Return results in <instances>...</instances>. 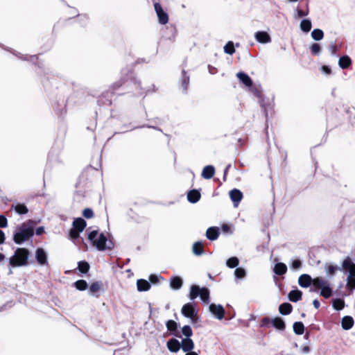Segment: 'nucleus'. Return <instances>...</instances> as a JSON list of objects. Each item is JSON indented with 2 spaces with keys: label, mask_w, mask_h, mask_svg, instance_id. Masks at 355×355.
Masks as SVG:
<instances>
[{
  "label": "nucleus",
  "mask_w": 355,
  "mask_h": 355,
  "mask_svg": "<svg viewBox=\"0 0 355 355\" xmlns=\"http://www.w3.org/2000/svg\"><path fill=\"white\" fill-rule=\"evenodd\" d=\"M199 296L201 300L205 303L209 302V291L207 288H200L197 285L191 286L189 297L190 300H194Z\"/></svg>",
  "instance_id": "6"
},
{
  "label": "nucleus",
  "mask_w": 355,
  "mask_h": 355,
  "mask_svg": "<svg viewBox=\"0 0 355 355\" xmlns=\"http://www.w3.org/2000/svg\"><path fill=\"white\" fill-rule=\"evenodd\" d=\"M238 78L246 86L250 87L252 85V82L250 78L244 73L239 72L236 74Z\"/></svg>",
  "instance_id": "25"
},
{
  "label": "nucleus",
  "mask_w": 355,
  "mask_h": 355,
  "mask_svg": "<svg viewBox=\"0 0 355 355\" xmlns=\"http://www.w3.org/2000/svg\"><path fill=\"white\" fill-rule=\"evenodd\" d=\"M215 173V168L211 165H208L202 169L201 175L205 179H211Z\"/></svg>",
  "instance_id": "16"
},
{
  "label": "nucleus",
  "mask_w": 355,
  "mask_h": 355,
  "mask_svg": "<svg viewBox=\"0 0 355 355\" xmlns=\"http://www.w3.org/2000/svg\"><path fill=\"white\" fill-rule=\"evenodd\" d=\"M302 266V262L299 259H295L291 263V269L297 270Z\"/></svg>",
  "instance_id": "45"
},
{
  "label": "nucleus",
  "mask_w": 355,
  "mask_h": 355,
  "mask_svg": "<svg viewBox=\"0 0 355 355\" xmlns=\"http://www.w3.org/2000/svg\"><path fill=\"white\" fill-rule=\"evenodd\" d=\"M224 51L226 53L232 55L234 51V44L232 42H229L225 46H224Z\"/></svg>",
  "instance_id": "40"
},
{
  "label": "nucleus",
  "mask_w": 355,
  "mask_h": 355,
  "mask_svg": "<svg viewBox=\"0 0 355 355\" xmlns=\"http://www.w3.org/2000/svg\"><path fill=\"white\" fill-rule=\"evenodd\" d=\"M313 280L310 275L304 274L300 276L298 283L300 286L307 288L311 284H313Z\"/></svg>",
  "instance_id": "14"
},
{
  "label": "nucleus",
  "mask_w": 355,
  "mask_h": 355,
  "mask_svg": "<svg viewBox=\"0 0 355 355\" xmlns=\"http://www.w3.org/2000/svg\"><path fill=\"white\" fill-rule=\"evenodd\" d=\"M36 222L28 220L16 227L13 234V241L16 244L21 245L28 241L34 235V228Z\"/></svg>",
  "instance_id": "1"
},
{
  "label": "nucleus",
  "mask_w": 355,
  "mask_h": 355,
  "mask_svg": "<svg viewBox=\"0 0 355 355\" xmlns=\"http://www.w3.org/2000/svg\"><path fill=\"white\" fill-rule=\"evenodd\" d=\"M182 332L187 337L186 338H189L193 334L191 328L188 325H185L182 327Z\"/></svg>",
  "instance_id": "42"
},
{
  "label": "nucleus",
  "mask_w": 355,
  "mask_h": 355,
  "mask_svg": "<svg viewBox=\"0 0 355 355\" xmlns=\"http://www.w3.org/2000/svg\"><path fill=\"white\" fill-rule=\"evenodd\" d=\"M322 71L326 73H330V69L327 66H323L322 68Z\"/></svg>",
  "instance_id": "55"
},
{
  "label": "nucleus",
  "mask_w": 355,
  "mask_h": 355,
  "mask_svg": "<svg viewBox=\"0 0 355 355\" xmlns=\"http://www.w3.org/2000/svg\"><path fill=\"white\" fill-rule=\"evenodd\" d=\"M200 198V193L198 190H191L187 194V199L191 203L197 202Z\"/></svg>",
  "instance_id": "21"
},
{
  "label": "nucleus",
  "mask_w": 355,
  "mask_h": 355,
  "mask_svg": "<svg viewBox=\"0 0 355 355\" xmlns=\"http://www.w3.org/2000/svg\"><path fill=\"white\" fill-rule=\"evenodd\" d=\"M154 6L159 19V22L162 24H166L168 21V14L162 9L159 3H155Z\"/></svg>",
  "instance_id": "8"
},
{
  "label": "nucleus",
  "mask_w": 355,
  "mask_h": 355,
  "mask_svg": "<svg viewBox=\"0 0 355 355\" xmlns=\"http://www.w3.org/2000/svg\"><path fill=\"white\" fill-rule=\"evenodd\" d=\"M137 290L140 292L147 291L150 288V284L147 280L141 279L137 280Z\"/></svg>",
  "instance_id": "20"
},
{
  "label": "nucleus",
  "mask_w": 355,
  "mask_h": 355,
  "mask_svg": "<svg viewBox=\"0 0 355 355\" xmlns=\"http://www.w3.org/2000/svg\"><path fill=\"white\" fill-rule=\"evenodd\" d=\"M181 312L184 316L191 319H193L194 317H196L197 314L194 304L191 303H187L184 304L182 308Z\"/></svg>",
  "instance_id": "9"
},
{
  "label": "nucleus",
  "mask_w": 355,
  "mask_h": 355,
  "mask_svg": "<svg viewBox=\"0 0 355 355\" xmlns=\"http://www.w3.org/2000/svg\"><path fill=\"white\" fill-rule=\"evenodd\" d=\"M222 230H223V232H231V230H230V227L228 225H226V224H225V225H223L222 226Z\"/></svg>",
  "instance_id": "52"
},
{
  "label": "nucleus",
  "mask_w": 355,
  "mask_h": 355,
  "mask_svg": "<svg viewBox=\"0 0 355 355\" xmlns=\"http://www.w3.org/2000/svg\"><path fill=\"white\" fill-rule=\"evenodd\" d=\"M272 325L277 329L283 330L285 328V323L280 318H275L272 320Z\"/></svg>",
  "instance_id": "29"
},
{
  "label": "nucleus",
  "mask_w": 355,
  "mask_h": 355,
  "mask_svg": "<svg viewBox=\"0 0 355 355\" xmlns=\"http://www.w3.org/2000/svg\"><path fill=\"white\" fill-rule=\"evenodd\" d=\"M230 197L234 203V206L236 207L243 198V194L239 189H234L230 191Z\"/></svg>",
  "instance_id": "12"
},
{
  "label": "nucleus",
  "mask_w": 355,
  "mask_h": 355,
  "mask_svg": "<svg viewBox=\"0 0 355 355\" xmlns=\"http://www.w3.org/2000/svg\"><path fill=\"white\" fill-rule=\"evenodd\" d=\"M8 225L7 218L2 215H0V227H6Z\"/></svg>",
  "instance_id": "47"
},
{
  "label": "nucleus",
  "mask_w": 355,
  "mask_h": 355,
  "mask_svg": "<svg viewBox=\"0 0 355 355\" xmlns=\"http://www.w3.org/2000/svg\"><path fill=\"white\" fill-rule=\"evenodd\" d=\"M342 269L348 273L346 279L347 287L351 291L355 289V263L350 257H347L342 263Z\"/></svg>",
  "instance_id": "3"
},
{
  "label": "nucleus",
  "mask_w": 355,
  "mask_h": 355,
  "mask_svg": "<svg viewBox=\"0 0 355 355\" xmlns=\"http://www.w3.org/2000/svg\"><path fill=\"white\" fill-rule=\"evenodd\" d=\"M303 352H309V347H304L303 348Z\"/></svg>",
  "instance_id": "58"
},
{
  "label": "nucleus",
  "mask_w": 355,
  "mask_h": 355,
  "mask_svg": "<svg viewBox=\"0 0 355 355\" xmlns=\"http://www.w3.org/2000/svg\"><path fill=\"white\" fill-rule=\"evenodd\" d=\"M166 327L168 331H173L178 327V324L174 320H168L166 322Z\"/></svg>",
  "instance_id": "43"
},
{
  "label": "nucleus",
  "mask_w": 355,
  "mask_h": 355,
  "mask_svg": "<svg viewBox=\"0 0 355 355\" xmlns=\"http://www.w3.org/2000/svg\"><path fill=\"white\" fill-rule=\"evenodd\" d=\"M78 268L81 272L86 273L89 270V266L85 261H80L78 263Z\"/></svg>",
  "instance_id": "39"
},
{
  "label": "nucleus",
  "mask_w": 355,
  "mask_h": 355,
  "mask_svg": "<svg viewBox=\"0 0 355 355\" xmlns=\"http://www.w3.org/2000/svg\"><path fill=\"white\" fill-rule=\"evenodd\" d=\"M338 269V268L336 266H334L331 264H328L325 266L326 272L329 275H333Z\"/></svg>",
  "instance_id": "41"
},
{
  "label": "nucleus",
  "mask_w": 355,
  "mask_h": 355,
  "mask_svg": "<svg viewBox=\"0 0 355 355\" xmlns=\"http://www.w3.org/2000/svg\"><path fill=\"white\" fill-rule=\"evenodd\" d=\"M29 251L26 248H19L14 254L9 259V263L12 267H21L28 264Z\"/></svg>",
  "instance_id": "4"
},
{
  "label": "nucleus",
  "mask_w": 355,
  "mask_h": 355,
  "mask_svg": "<svg viewBox=\"0 0 355 355\" xmlns=\"http://www.w3.org/2000/svg\"><path fill=\"white\" fill-rule=\"evenodd\" d=\"M76 288L79 291H85L87 288V284L86 281L80 279L78 280L74 283Z\"/></svg>",
  "instance_id": "36"
},
{
  "label": "nucleus",
  "mask_w": 355,
  "mask_h": 355,
  "mask_svg": "<svg viewBox=\"0 0 355 355\" xmlns=\"http://www.w3.org/2000/svg\"><path fill=\"white\" fill-rule=\"evenodd\" d=\"M351 59L349 56L345 55L340 58L338 64L342 69H346L351 65Z\"/></svg>",
  "instance_id": "27"
},
{
  "label": "nucleus",
  "mask_w": 355,
  "mask_h": 355,
  "mask_svg": "<svg viewBox=\"0 0 355 355\" xmlns=\"http://www.w3.org/2000/svg\"><path fill=\"white\" fill-rule=\"evenodd\" d=\"M273 272L277 275H282L286 273L287 266L285 263L279 262L277 263L273 268Z\"/></svg>",
  "instance_id": "18"
},
{
  "label": "nucleus",
  "mask_w": 355,
  "mask_h": 355,
  "mask_svg": "<svg viewBox=\"0 0 355 355\" xmlns=\"http://www.w3.org/2000/svg\"><path fill=\"white\" fill-rule=\"evenodd\" d=\"M35 258L37 263L41 266L48 265L47 254L42 248H38L35 251Z\"/></svg>",
  "instance_id": "11"
},
{
  "label": "nucleus",
  "mask_w": 355,
  "mask_h": 355,
  "mask_svg": "<svg viewBox=\"0 0 355 355\" xmlns=\"http://www.w3.org/2000/svg\"><path fill=\"white\" fill-rule=\"evenodd\" d=\"M293 331L296 334L302 335L304 331V327L302 322H296L293 324Z\"/></svg>",
  "instance_id": "32"
},
{
  "label": "nucleus",
  "mask_w": 355,
  "mask_h": 355,
  "mask_svg": "<svg viewBox=\"0 0 355 355\" xmlns=\"http://www.w3.org/2000/svg\"><path fill=\"white\" fill-rule=\"evenodd\" d=\"M5 259V256L0 253V261H2Z\"/></svg>",
  "instance_id": "59"
},
{
  "label": "nucleus",
  "mask_w": 355,
  "mask_h": 355,
  "mask_svg": "<svg viewBox=\"0 0 355 355\" xmlns=\"http://www.w3.org/2000/svg\"><path fill=\"white\" fill-rule=\"evenodd\" d=\"M88 239L98 250L102 251L112 248V243L107 240V236L103 233H99L97 230L91 231L88 234Z\"/></svg>",
  "instance_id": "2"
},
{
  "label": "nucleus",
  "mask_w": 355,
  "mask_h": 355,
  "mask_svg": "<svg viewBox=\"0 0 355 355\" xmlns=\"http://www.w3.org/2000/svg\"><path fill=\"white\" fill-rule=\"evenodd\" d=\"M206 236L211 241L216 240L218 236V230L217 227H209L207 229Z\"/></svg>",
  "instance_id": "24"
},
{
  "label": "nucleus",
  "mask_w": 355,
  "mask_h": 355,
  "mask_svg": "<svg viewBox=\"0 0 355 355\" xmlns=\"http://www.w3.org/2000/svg\"><path fill=\"white\" fill-rule=\"evenodd\" d=\"M290 2H296L298 0H288Z\"/></svg>",
  "instance_id": "60"
},
{
  "label": "nucleus",
  "mask_w": 355,
  "mask_h": 355,
  "mask_svg": "<svg viewBox=\"0 0 355 355\" xmlns=\"http://www.w3.org/2000/svg\"><path fill=\"white\" fill-rule=\"evenodd\" d=\"M310 49H311L312 54H313V55H318L320 52V46L317 43L313 44L311 46Z\"/></svg>",
  "instance_id": "44"
},
{
  "label": "nucleus",
  "mask_w": 355,
  "mask_h": 355,
  "mask_svg": "<svg viewBox=\"0 0 355 355\" xmlns=\"http://www.w3.org/2000/svg\"><path fill=\"white\" fill-rule=\"evenodd\" d=\"M254 94L257 96L260 97V92H259L258 89H256L254 91Z\"/></svg>",
  "instance_id": "57"
},
{
  "label": "nucleus",
  "mask_w": 355,
  "mask_h": 355,
  "mask_svg": "<svg viewBox=\"0 0 355 355\" xmlns=\"http://www.w3.org/2000/svg\"><path fill=\"white\" fill-rule=\"evenodd\" d=\"M209 311L218 320H222L225 315V310L220 304H211Z\"/></svg>",
  "instance_id": "10"
},
{
  "label": "nucleus",
  "mask_w": 355,
  "mask_h": 355,
  "mask_svg": "<svg viewBox=\"0 0 355 355\" xmlns=\"http://www.w3.org/2000/svg\"><path fill=\"white\" fill-rule=\"evenodd\" d=\"M345 306V302L341 299L333 300V307L336 310H342Z\"/></svg>",
  "instance_id": "35"
},
{
  "label": "nucleus",
  "mask_w": 355,
  "mask_h": 355,
  "mask_svg": "<svg viewBox=\"0 0 355 355\" xmlns=\"http://www.w3.org/2000/svg\"><path fill=\"white\" fill-rule=\"evenodd\" d=\"M311 37L314 40H321L324 37L323 31L318 28L314 29L311 32Z\"/></svg>",
  "instance_id": "33"
},
{
  "label": "nucleus",
  "mask_w": 355,
  "mask_h": 355,
  "mask_svg": "<svg viewBox=\"0 0 355 355\" xmlns=\"http://www.w3.org/2000/svg\"><path fill=\"white\" fill-rule=\"evenodd\" d=\"M185 355H198V354L196 352H187Z\"/></svg>",
  "instance_id": "56"
},
{
  "label": "nucleus",
  "mask_w": 355,
  "mask_h": 355,
  "mask_svg": "<svg viewBox=\"0 0 355 355\" xmlns=\"http://www.w3.org/2000/svg\"><path fill=\"white\" fill-rule=\"evenodd\" d=\"M239 259L236 257H233L227 260L226 265L227 267L233 268L236 267L239 265Z\"/></svg>",
  "instance_id": "34"
},
{
  "label": "nucleus",
  "mask_w": 355,
  "mask_h": 355,
  "mask_svg": "<svg viewBox=\"0 0 355 355\" xmlns=\"http://www.w3.org/2000/svg\"><path fill=\"white\" fill-rule=\"evenodd\" d=\"M181 348L185 352H192L194 348V343L191 338L182 339L180 343Z\"/></svg>",
  "instance_id": "15"
},
{
  "label": "nucleus",
  "mask_w": 355,
  "mask_h": 355,
  "mask_svg": "<svg viewBox=\"0 0 355 355\" xmlns=\"http://www.w3.org/2000/svg\"><path fill=\"white\" fill-rule=\"evenodd\" d=\"M297 13L298 17H303L308 15V12L297 9Z\"/></svg>",
  "instance_id": "50"
},
{
  "label": "nucleus",
  "mask_w": 355,
  "mask_h": 355,
  "mask_svg": "<svg viewBox=\"0 0 355 355\" xmlns=\"http://www.w3.org/2000/svg\"><path fill=\"white\" fill-rule=\"evenodd\" d=\"M354 321L352 317L351 316H345L342 318L341 320V326L343 329L349 330L352 328L354 326Z\"/></svg>",
  "instance_id": "17"
},
{
  "label": "nucleus",
  "mask_w": 355,
  "mask_h": 355,
  "mask_svg": "<svg viewBox=\"0 0 355 355\" xmlns=\"http://www.w3.org/2000/svg\"><path fill=\"white\" fill-rule=\"evenodd\" d=\"M161 276L157 275H150L149 277V280L151 283L156 284L161 279Z\"/></svg>",
  "instance_id": "48"
},
{
  "label": "nucleus",
  "mask_w": 355,
  "mask_h": 355,
  "mask_svg": "<svg viewBox=\"0 0 355 355\" xmlns=\"http://www.w3.org/2000/svg\"><path fill=\"white\" fill-rule=\"evenodd\" d=\"M5 241V234L4 232L0 230V244L3 243Z\"/></svg>",
  "instance_id": "53"
},
{
  "label": "nucleus",
  "mask_w": 355,
  "mask_h": 355,
  "mask_svg": "<svg viewBox=\"0 0 355 355\" xmlns=\"http://www.w3.org/2000/svg\"><path fill=\"white\" fill-rule=\"evenodd\" d=\"M73 227L70 230L69 237L71 239H76L79 237V234L86 227V222L82 218H77L73 222Z\"/></svg>",
  "instance_id": "7"
},
{
  "label": "nucleus",
  "mask_w": 355,
  "mask_h": 355,
  "mask_svg": "<svg viewBox=\"0 0 355 355\" xmlns=\"http://www.w3.org/2000/svg\"><path fill=\"white\" fill-rule=\"evenodd\" d=\"M101 288V284L99 282H94L89 287V293L92 295H94L96 293L100 291Z\"/></svg>",
  "instance_id": "37"
},
{
  "label": "nucleus",
  "mask_w": 355,
  "mask_h": 355,
  "mask_svg": "<svg viewBox=\"0 0 355 355\" xmlns=\"http://www.w3.org/2000/svg\"><path fill=\"white\" fill-rule=\"evenodd\" d=\"M302 295V293L296 289L291 291L288 294V298L292 302H297L301 300Z\"/></svg>",
  "instance_id": "26"
},
{
  "label": "nucleus",
  "mask_w": 355,
  "mask_h": 355,
  "mask_svg": "<svg viewBox=\"0 0 355 355\" xmlns=\"http://www.w3.org/2000/svg\"><path fill=\"white\" fill-rule=\"evenodd\" d=\"M189 81V77L187 76L185 74H184L183 77H182V85L184 89L187 88Z\"/></svg>",
  "instance_id": "49"
},
{
  "label": "nucleus",
  "mask_w": 355,
  "mask_h": 355,
  "mask_svg": "<svg viewBox=\"0 0 355 355\" xmlns=\"http://www.w3.org/2000/svg\"><path fill=\"white\" fill-rule=\"evenodd\" d=\"M83 215L87 218H91L94 216L93 211L91 209H85L83 212Z\"/></svg>",
  "instance_id": "46"
},
{
  "label": "nucleus",
  "mask_w": 355,
  "mask_h": 355,
  "mask_svg": "<svg viewBox=\"0 0 355 355\" xmlns=\"http://www.w3.org/2000/svg\"><path fill=\"white\" fill-rule=\"evenodd\" d=\"M313 304L315 309H318L320 307V302L318 300H314Z\"/></svg>",
  "instance_id": "54"
},
{
  "label": "nucleus",
  "mask_w": 355,
  "mask_h": 355,
  "mask_svg": "<svg viewBox=\"0 0 355 355\" xmlns=\"http://www.w3.org/2000/svg\"><path fill=\"white\" fill-rule=\"evenodd\" d=\"M257 42L263 44L269 43L271 41L270 36L265 31H258L254 35Z\"/></svg>",
  "instance_id": "13"
},
{
  "label": "nucleus",
  "mask_w": 355,
  "mask_h": 355,
  "mask_svg": "<svg viewBox=\"0 0 355 355\" xmlns=\"http://www.w3.org/2000/svg\"><path fill=\"white\" fill-rule=\"evenodd\" d=\"M11 209H13L18 214H26L28 212V209L24 204L17 203L12 205Z\"/></svg>",
  "instance_id": "23"
},
{
  "label": "nucleus",
  "mask_w": 355,
  "mask_h": 355,
  "mask_svg": "<svg viewBox=\"0 0 355 355\" xmlns=\"http://www.w3.org/2000/svg\"><path fill=\"white\" fill-rule=\"evenodd\" d=\"M313 286L320 289V295L324 298H329L332 295V289L329 281L322 277H316L313 280Z\"/></svg>",
  "instance_id": "5"
},
{
  "label": "nucleus",
  "mask_w": 355,
  "mask_h": 355,
  "mask_svg": "<svg viewBox=\"0 0 355 355\" xmlns=\"http://www.w3.org/2000/svg\"><path fill=\"white\" fill-rule=\"evenodd\" d=\"M44 227H39L35 230V233L37 235H41L42 234L44 233Z\"/></svg>",
  "instance_id": "51"
},
{
  "label": "nucleus",
  "mask_w": 355,
  "mask_h": 355,
  "mask_svg": "<svg viewBox=\"0 0 355 355\" xmlns=\"http://www.w3.org/2000/svg\"><path fill=\"white\" fill-rule=\"evenodd\" d=\"M193 252L196 255H201L203 253V245L201 242H196L193 245Z\"/></svg>",
  "instance_id": "31"
},
{
  "label": "nucleus",
  "mask_w": 355,
  "mask_h": 355,
  "mask_svg": "<svg viewBox=\"0 0 355 355\" xmlns=\"http://www.w3.org/2000/svg\"><path fill=\"white\" fill-rule=\"evenodd\" d=\"M311 22L309 19H303L300 23V28L302 31L308 33L311 29Z\"/></svg>",
  "instance_id": "30"
},
{
  "label": "nucleus",
  "mask_w": 355,
  "mask_h": 355,
  "mask_svg": "<svg viewBox=\"0 0 355 355\" xmlns=\"http://www.w3.org/2000/svg\"><path fill=\"white\" fill-rule=\"evenodd\" d=\"M293 307L289 303H283L279 307V312L283 315H288L292 311Z\"/></svg>",
  "instance_id": "28"
},
{
  "label": "nucleus",
  "mask_w": 355,
  "mask_h": 355,
  "mask_svg": "<svg viewBox=\"0 0 355 355\" xmlns=\"http://www.w3.org/2000/svg\"><path fill=\"white\" fill-rule=\"evenodd\" d=\"M182 286V280L180 277H173L170 280V286L174 290L180 289Z\"/></svg>",
  "instance_id": "22"
},
{
  "label": "nucleus",
  "mask_w": 355,
  "mask_h": 355,
  "mask_svg": "<svg viewBox=\"0 0 355 355\" xmlns=\"http://www.w3.org/2000/svg\"><path fill=\"white\" fill-rule=\"evenodd\" d=\"M167 347L172 352H177L181 347L180 343L176 339H171L167 342Z\"/></svg>",
  "instance_id": "19"
},
{
  "label": "nucleus",
  "mask_w": 355,
  "mask_h": 355,
  "mask_svg": "<svg viewBox=\"0 0 355 355\" xmlns=\"http://www.w3.org/2000/svg\"><path fill=\"white\" fill-rule=\"evenodd\" d=\"M234 275L237 279H243L246 275L245 270L243 268H237L234 270Z\"/></svg>",
  "instance_id": "38"
}]
</instances>
